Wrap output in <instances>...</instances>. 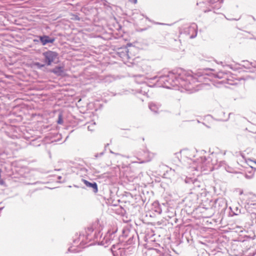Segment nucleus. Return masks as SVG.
I'll return each instance as SVG.
<instances>
[{
  "mask_svg": "<svg viewBox=\"0 0 256 256\" xmlns=\"http://www.w3.org/2000/svg\"><path fill=\"white\" fill-rule=\"evenodd\" d=\"M164 80L170 84L172 87H182L186 90L192 89V85L196 80L190 72L180 70L178 74H170L164 78Z\"/></svg>",
  "mask_w": 256,
  "mask_h": 256,
  "instance_id": "nucleus-1",
  "label": "nucleus"
},
{
  "mask_svg": "<svg viewBox=\"0 0 256 256\" xmlns=\"http://www.w3.org/2000/svg\"><path fill=\"white\" fill-rule=\"evenodd\" d=\"M44 62L47 66H50L54 60L58 58V54L56 52L48 50L43 53Z\"/></svg>",
  "mask_w": 256,
  "mask_h": 256,
  "instance_id": "nucleus-2",
  "label": "nucleus"
},
{
  "mask_svg": "<svg viewBox=\"0 0 256 256\" xmlns=\"http://www.w3.org/2000/svg\"><path fill=\"white\" fill-rule=\"evenodd\" d=\"M40 40L43 46L48 43H53L54 41V38H50L48 36H40Z\"/></svg>",
  "mask_w": 256,
  "mask_h": 256,
  "instance_id": "nucleus-3",
  "label": "nucleus"
},
{
  "mask_svg": "<svg viewBox=\"0 0 256 256\" xmlns=\"http://www.w3.org/2000/svg\"><path fill=\"white\" fill-rule=\"evenodd\" d=\"M84 184L88 187L92 188L94 192H98V186L96 182L91 183L86 180H84Z\"/></svg>",
  "mask_w": 256,
  "mask_h": 256,
  "instance_id": "nucleus-4",
  "label": "nucleus"
},
{
  "mask_svg": "<svg viewBox=\"0 0 256 256\" xmlns=\"http://www.w3.org/2000/svg\"><path fill=\"white\" fill-rule=\"evenodd\" d=\"M160 106V104H156L153 102H151L149 104L150 109L155 113L158 112Z\"/></svg>",
  "mask_w": 256,
  "mask_h": 256,
  "instance_id": "nucleus-5",
  "label": "nucleus"
},
{
  "mask_svg": "<svg viewBox=\"0 0 256 256\" xmlns=\"http://www.w3.org/2000/svg\"><path fill=\"white\" fill-rule=\"evenodd\" d=\"M52 72L57 75H62L64 73L63 68L60 66H57L53 69Z\"/></svg>",
  "mask_w": 256,
  "mask_h": 256,
  "instance_id": "nucleus-6",
  "label": "nucleus"
},
{
  "mask_svg": "<svg viewBox=\"0 0 256 256\" xmlns=\"http://www.w3.org/2000/svg\"><path fill=\"white\" fill-rule=\"evenodd\" d=\"M192 184L194 185L192 188L194 189H196V188H200V187L201 182L197 180L194 179Z\"/></svg>",
  "mask_w": 256,
  "mask_h": 256,
  "instance_id": "nucleus-7",
  "label": "nucleus"
},
{
  "mask_svg": "<svg viewBox=\"0 0 256 256\" xmlns=\"http://www.w3.org/2000/svg\"><path fill=\"white\" fill-rule=\"evenodd\" d=\"M194 180H192V178H186L185 179V182L188 184L192 183V184Z\"/></svg>",
  "mask_w": 256,
  "mask_h": 256,
  "instance_id": "nucleus-8",
  "label": "nucleus"
},
{
  "mask_svg": "<svg viewBox=\"0 0 256 256\" xmlns=\"http://www.w3.org/2000/svg\"><path fill=\"white\" fill-rule=\"evenodd\" d=\"M35 65L37 66L38 68H42L44 66L45 64H40V62H36L35 63Z\"/></svg>",
  "mask_w": 256,
  "mask_h": 256,
  "instance_id": "nucleus-9",
  "label": "nucleus"
},
{
  "mask_svg": "<svg viewBox=\"0 0 256 256\" xmlns=\"http://www.w3.org/2000/svg\"><path fill=\"white\" fill-rule=\"evenodd\" d=\"M62 120L61 118V116H59V118H58V123L59 124H62Z\"/></svg>",
  "mask_w": 256,
  "mask_h": 256,
  "instance_id": "nucleus-10",
  "label": "nucleus"
},
{
  "mask_svg": "<svg viewBox=\"0 0 256 256\" xmlns=\"http://www.w3.org/2000/svg\"><path fill=\"white\" fill-rule=\"evenodd\" d=\"M104 239L106 240V242H108L111 243V241H110V240L108 237L106 236L104 238Z\"/></svg>",
  "mask_w": 256,
  "mask_h": 256,
  "instance_id": "nucleus-11",
  "label": "nucleus"
},
{
  "mask_svg": "<svg viewBox=\"0 0 256 256\" xmlns=\"http://www.w3.org/2000/svg\"><path fill=\"white\" fill-rule=\"evenodd\" d=\"M94 125H95V123H94V124H92V126H94ZM92 126H88V129L89 130H90V131L92 130V128H91Z\"/></svg>",
  "mask_w": 256,
  "mask_h": 256,
  "instance_id": "nucleus-12",
  "label": "nucleus"
},
{
  "mask_svg": "<svg viewBox=\"0 0 256 256\" xmlns=\"http://www.w3.org/2000/svg\"><path fill=\"white\" fill-rule=\"evenodd\" d=\"M129 1L134 4H136L137 2V0H129Z\"/></svg>",
  "mask_w": 256,
  "mask_h": 256,
  "instance_id": "nucleus-13",
  "label": "nucleus"
},
{
  "mask_svg": "<svg viewBox=\"0 0 256 256\" xmlns=\"http://www.w3.org/2000/svg\"><path fill=\"white\" fill-rule=\"evenodd\" d=\"M4 184V182L3 180L0 179V184L1 185H3Z\"/></svg>",
  "mask_w": 256,
  "mask_h": 256,
  "instance_id": "nucleus-14",
  "label": "nucleus"
},
{
  "mask_svg": "<svg viewBox=\"0 0 256 256\" xmlns=\"http://www.w3.org/2000/svg\"><path fill=\"white\" fill-rule=\"evenodd\" d=\"M110 152L111 153H112V154H116V155H120V154H118V153H114V152H112V151H110Z\"/></svg>",
  "mask_w": 256,
  "mask_h": 256,
  "instance_id": "nucleus-15",
  "label": "nucleus"
},
{
  "mask_svg": "<svg viewBox=\"0 0 256 256\" xmlns=\"http://www.w3.org/2000/svg\"><path fill=\"white\" fill-rule=\"evenodd\" d=\"M196 34L194 36H190V38H195V37H196Z\"/></svg>",
  "mask_w": 256,
  "mask_h": 256,
  "instance_id": "nucleus-16",
  "label": "nucleus"
},
{
  "mask_svg": "<svg viewBox=\"0 0 256 256\" xmlns=\"http://www.w3.org/2000/svg\"><path fill=\"white\" fill-rule=\"evenodd\" d=\"M1 172H2V170L0 168V179L1 178Z\"/></svg>",
  "mask_w": 256,
  "mask_h": 256,
  "instance_id": "nucleus-17",
  "label": "nucleus"
},
{
  "mask_svg": "<svg viewBox=\"0 0 256 256\" xmlns=\"http://www.w3.org/2000/svg\"><path fill=\"white\" fill-rule=\"evenodd\" d=\"M252 162L256 164V160H253Z\"/></svg>",
  "mask_w": 256,
  "mask_h": 256,
  "instance_id": "nucleus-18",
  "label": "nucleus"
},
{
  "mask_svg": "<svg viewBox=\"0 0 256 256\" xmlns=\"http://www.w3.org/2000/svg\"><path fill=\"white\" fill-rule=\"evenodd\" d=\"M166 86V88H170V86Z\"/></svg>",
  "mask_w": 256,
  "mask_h": 256,
  "instance_id": "nucleus-19",
  "label": "nucleus"
},
{
  "mask_svg": "<svg viewBox=\"0 0 256 256\" xmlns=\"http://www.w3.org/2000/svg\"><path fill=\"white\" fill-rule=\"evenodd\" d=\"M192 28L194 30L195 28V26H192Z\"/></svg>",
  "mask_w": 256,
  "mask_h": 256,
  "instance_id": "nucleus-20",
  "label": "nucleus"
}]
</instances>
